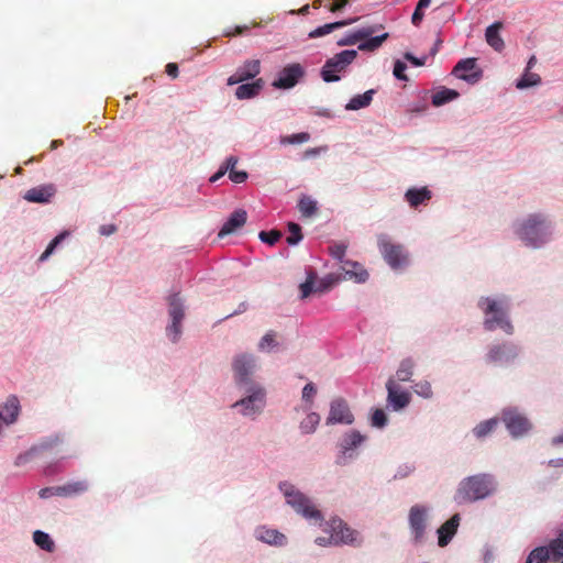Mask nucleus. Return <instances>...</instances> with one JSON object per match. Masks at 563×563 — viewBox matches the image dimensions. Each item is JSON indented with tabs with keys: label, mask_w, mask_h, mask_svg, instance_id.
Returning a JSON list of instances; mask_svg holds the SVG:
<instances>
[{
	"label": "nucleus",
	"mask_w": 563,
	"mask_h": 563,
	"mask_svg": "<svg viewBox=\"0 0 563 563\" xmlns=\"http://www.w3.org/2000/svg\"><path fill=\"white\" fill-rule=\"evenodd\" d=\"M63 487L67 488V496H75L85 493L88 489V484L85 481L73 482L68 485H64Z\"/></svg>",
	"instance_id": "de8ad7c7"
},
{
	"label": "nucleus",
	"mask_w": 563,
	"mask_h": 563,
	"mask_svg": "<svg viewBox=\"0 0 563 563\" xmlns=\"http://www.w3.org/2000/svg\"><path fill=\"white\" fill-rule=\"evenodd\" d=\"M67 495V488L66 487H46L38 492V496L42 499L49 498L52 496H66Z\"/></svg>",
	"instance_id": "09e8293b"
},
{
	"label": "nucleus",
	"mask_w": 563,
	"mask_h": 563,
	"mask_svg": "<svg viewBox=\"0 0 563 563\" xmlns=\"http://www.w3.org/2000/svg\"><path fill=\"white\" fill-rule=\"evenodd\" d=\"M238 164V158L235 156H230L227 158L224 166L222 167L227 173L230 170H234Z\"/></svg>",
	"instance_id": "052dcab7"
},
{
	"label": "nucleus",
	"mask_w": 563,
	"mask_h": 563,
	"mask_svg": "<svg viewBox=\"0 0 563 563\" xmlns=\"http://www.w3.org/2000/svg\"><path fill=\"white\" fill-rule=\"evenodd\" d=\"M518 236L526 245L539 247L548 241L550 225L541 214H532L517 229Z\"/></svg>",
	"instance_id": "20e7f679"
},
{
	"label": "nucleus",
	"mask_w": 563,
	"mask_h": 563,
	"mask_svg": "<svg viewBox=\"0 0 563 563\" xmlns=\"http://www.w3.org/2000/svg\"><path fill=\"white\" fill-rule=\"evenodd\" d=\"M562 561L563 563V533L553 540L549 547H538L533 549L526 563H548V561Z\"/></svg>",
	"instance_id": "6e6552de"
},
{
	"label": "nucleus",
	"mask_w": 563,
	"mask_h": 563,
	"mask_svg": "<svg viewBox=\"0 0 563 563\" xmlns=\"http://www.w3.org/2000/svg\"><path fill=\"white\" fill-rule=\"evenodd\" d=\"M460 522L461 516L459 514H455L438 528L437 534L439 547L444 548L451 542V540L457 532Z\"/></svg>",
	"instance_id": "aec40b11"
},
{
	"label": "nucleus",
	"mask_w": 563,
	"mask_h": 563,
	"mask_svg": "<svg viewBox=\"0 0 563 563\" xmlns=\"http://www.w3.org/2000/svg\"><path fill=\"white\" fill-rule=\"evenodd\" d=\"M374 93H375V90L369 89L362 95L354 96L353 98H351L349 103L345 106V109L346 110H360L362 108L369 106L373 100Z\"/></svg>",
	"instance_id": "7c9ffc66"
},
{
	"label": "nucleus",
	"mask_w": 563,
	"mask_h": 563,
	"mask_svg": "<svg viewBox=\"0 0 563 563\" xmlns=\"http://www.w3.org/2000/svg\"><path fill=\"white\" fill-rule=\"evenodd\" d=\"M407 69V65L401 60H396L394 65L393 74L399 80H407V76L405 70Z\"/></svg>",
	"instance_id": "6e6d98bb"
},
{
	"label": "nucleus",
	"mask_w": 563,
	"mask_h": 563,
	"mask_svg": "<svg viewBox=\"0 0 563 563\" xmlns=\"http://www.w3.org/2000/svg\"><path fill=\"white\" fill-rule=\"evenodd\" d=\"M260 73V59H249L236 68L235 73L228 78L227 84L229 86L238 85L240 82L254 79Z\"/></svg>",
	"instance_id": "f3484780"
},
{
	"label": "nucleus",
	"mask_w": 563,
	"mask_h": 563,
	"mask_svg": "<svg viewBox=\"0 0 563 563\" xmlns=\"http://www.w3.org/2000/svg\"><path fill=\"white\" fill-rule=\"evenodd\" d=\"M431 510V507L428 505L416 504L408 511V526L415 544H421L426 540Z\"/></svg>",
	"instance_id": "39448f33"
},
{
	"label": "nucleus",
	"mask_w": 563,
	"mask_h": 563,
	"mask_svg": "<svg viewBox=\"0 0 563 563\" xmlns=\"http://www.w3.org/2000/svg\"><path fill=\"white\" fill-rule=\"evenodd\" d=\"M387 405L395 411L401 410L410 402V394L401 390L394 378H389L386 383Z\"/></svg>",
	"instance_id": "dca6fc26"
},
{
	"label": "nucleus",
	"mask_w": 563,
	"mask_h": 563,
	"mask_svg": "<svg viewBox=\"0 0 563 563\" xmlns=\"http://www.w3.org/2000/svg\"><path fill=\"white\" fill-rule=\"evenodd\" d=\"M366 440V437L361 434L356 430H351L346 432L343 438L340 441V448L343 453H346L349 451H352L356 448H358L364 441Z\"/></svg>",
	"instance_id": "c85d7f7f"
},
{
	"label": "nucleus",
	"mask_w": 563,
	"mask_h": 563,
	"mask_svg": "<svg viewBox=\"0 0 563 563\" xmlns=\"http://www.w3.org/2000/svg\"><path fill=\"white\" fill-rule=\"evenodd\" d=\"M33 542L42 550L46 552H53L55 550V542L51 536L42 530H35L33 532Z\"/></svg>",
	"instance_id": "2f4dec72"
},
{
	"label": "nucleus",
	"mask_w": 563,
	"mask_h": 563,
	"mask_svg": "<svg viewBox=\"0 0 563 563\" xmlns=\"http://www.w3.org/2000/svg\"><path fill=\"white\" fill-rule=\"evenodd\" d=\"M229 178L235 184L244 183L247 179V173L244 170H230Z\"/></svg>",
	"instance_id": "4d7b16f0"
},
{
	"label": "nucleus",
	"mask_w": 563,
	"mask_h": 563,
	"mask_svg": "<svg viewBox=\"0 0 563 563\" xmlns=\"http://www.w3.org/2000/svg\"><path fill=\"white\" fill-rule=\"evenodd\" d=\"M166 74L172 78H177L178 76V65L176 63H168L166 65Z\"/></svg>",
	"instance_id": "680f3d73"
},
{
	"label": "nucleus",
	"mask_w": 563,
	"mask_h": 563,
	"mask_svg": "<svg viewBox=\"0 0 563 563\" xmlns=\"http://www.w3.org/2000/svg\"><path fill=\"white\" fill-rule=\"evenodd\" d=\"M371 423L376 428H384L387 423V415L383 409H375L373 411Z\"/></svg>",
	"instance_id": "864d4df0"
},
{
	"label": "nucleus",
	"mask_w": 563,
	"mask_h": 563,
	"mask_svg": "<svg viewBox=\"0 0 563 563\" xmlns=\"http://www.w3.org/2000/svg\"><path fill=\"white\" fill-rule=\"evenodd\" d=\"M431 198L432 192L427 187L409 188L405 194V200L412 208L426 205Z\"/></svg>",
	"instance_id": "a878e982"
},
{
	"label": "nucleus",
	"mask_w": 563,
	"mask_h": 563,
	"mask_svg": "<svg viewBox=\"0 0 563 563\" xmlns=\"http://www.w3.org/2000/svg\"><path fill=\"white\" fill-rule=\"evenodd\" d=\"M389 37L388 33H384L382 35L373 36L371 35L367 38H364L363 42L358 45V49L363 52H373L382 46V44Z\"/></svg>",
	"instance_id": "f704fd0d"
},
{
	"label": "nucleus",
	"mask_w": 563,
	"mask_h": 563,
	"mask_svg": "<svg viewBox=\"0 0 563 563\" xmlns=\"http://www.w3.org/2000/svg\"><path fill=\"white\" fill-rule=\"evenodd\" d=\"M452 74L470 84H475L482 78V70L477 67L476 58L460 60L454 66Z\"/></svg>",
	"instance_id": "ddd939ff"
},
{
	"label": "nucleus",
	"mask_w": 563,
	"mask_h": 563,
	"mask_svg": "<svg viewBox=\"0 0 563 563\" xmlns=\"http://www.w3.org/2000/svg\"><path fill=\"white\" fill-rule=\"evenodd\" d=\"M537 63V58L534 55H532L529 60H528V64H527V68L528 70H530Z\"/></svg>",
	"instance_id": "774afa93"
},
{
	"label": "nucleus",
	"mask_w": 563,
	"mask_h": 563,
	"mask_svg": "<svg viewBox=\"0 0 563 563\" xmlns=\"http://www.w3.org/2000/svg\"><path fill=\"white\" fill-rule=\"evenodd\" d=\"M227 172L221 167L219 172H217L213 176H211L210 181L214 183L220 179Z\"/></svg>",
	"instance_id": "338daca9"
},
{
	"label": "nucleus",
	"mask_w": 563,
	"mask_h": 563,
	"mask_svg": "<svg viewBox=\"0 0 563 563\" xmlns=\"http://www.w3.org/2000/svg\"><path fill=\"white\" fill-rule=\"evenodd\" d=\"M413 391L423 398H431L433 395L431 384L428 380H420L416 383Z\"/></svg>",
	"instance_id": "49530a36"
},
{
	"label": "nucleus",
	"mask_w": 563,
	"mask_h": 563,
	"mask_svg": "<svg viewBox=\"0 0 563 563\" xmlns=\"http://www.w3.org/2000/svg\"><path fill=\"white\" fill-rule=\"evenodd\" d=\"M56 187L53 184H45L29 189L23 198L29 202L47 203L56 194Z\"/></svg>",
	"instance_id": "412c9836"
},
{
	"label": "nucleus",
	"mask_w": 563,
	"mask_h": 563,
	"mask_svg": "<svg viewBox=\"0 0 563 563\" xmlns=\"http://www.w3.org/2000/svg\"><path fill=\"white\" fill-rule=\"evenodd\" d=\"M518 356V349L514 344L494 345L487 354L490 363H509Z\"/></svg>",
	"instance_id": "6ab92c4d"
},
{
	"label": "nucleus",
	"mask_w": 563,
	"mask_h": 563,
	"mask_svg": "<svg viewBox=\"0 0 563 563\" xmlns=\"http://www.w3.org/2000/svg\"><path fill=\"white\" fill-rule=\"evenodd\" d=\"M285 503L310 526L321 528L325 536L314 539V544L321 548L339 545L358 547L362 544L361 533L349 527L341 518L324 519L322 511L307 495L288 482L279 484Z\"/></svg>",
	"instance_id": "f257e3e1"
},
{
	"label": "nucleus",
	"mask_w": 563,
	"mask_h": 563,
	"mask_svg": "<svg viewBox=\"0 0 563 563\" xmlns=\"http://www.w3.org/2000/svg\"><path fill=\"white\" fill-rule=\"evenodd\" d=\"M317 393V388L313 383H308L302 389V399L306 401H311L313 396Z\"/></svg>",
	"instance_id": "13d9d810"
},
{
	"label": "nucleus",
	"mask_w": 563,
	"mask_h": 563,
	"mask_svg": "<svg viewBox=\"0 0 563 563\" xmlns=\"http://www.w3.org/2000/svg\"><path fill=\"white\" fill-rule=\"evenodd\" d=\"M415 362L411 358H405L401 361L396 377L399 382H409L413 374Z\"/></svg>",
	"instance_id": "4c0bfd02"
},
{
	"label": "nucleus",
	"mask_w": 563,
	"mask_h": 563,
	"mask_svg": "<svg viewBox=\"0 0 563 563\" xmlns=\"http://www.w3.org/2000/svg\"><path fill=\"white\" fill-rule=\"evenodd\" d=\"M260 239L269 244V245H274L276 242H278L282 238V232L278 231V230H272V231H261L260 232Z\"/></svg>",
	"instance_id": "603ef678"
},
{
	"label": "nucleus",
	"mask_w": 563,
	"mask_h": 563,
	"mask_svg": "<svg viewBox=\"0 0 563 563\" xmlns=\"http://www.w3.org/2000/svg\"><path fill=\"white\" fill-rule=\"evenodd\" d=\"M113 232H115V227L113 224H110V225H102L100 228V233L103 234V235H110L112 234Z\"/></svg>",
	"instance_id": "69168bd1"
},
{
	"label": "nucleus",
	"mask_w": 563,
	"mask_h": 563,
	"mask_svg": "<svg viewBox=\"0 0 563 563\" xmlns=\"http://www.w3.org/2000/svg\"><path fill=\"white\" fill-rule=\"evenodd\" d=\"M357 52L345 49L328 59L321 69V77L325 82L340 80L338 73H342L356 58Z\"/></svg>",
	"instance_id": "423d86ee"
},
{
	"label": "nucleus",
	"mask_w": 563,
	"mask_h": 563,
	"mask_svg": "<svg viewBox=\"0 0 563 563\" xmlns=\"http://www.w3.org/2000/svg\"><path fill=\"white\" fill-rule=\"evenodd\" d=\"M354 421V417L349 409L346 401L342 398L334 399L330 406L329 417L327 423H344L351 424Z\"/></svg>",
	"instance_id": "a211bd4d"
},
{
	"label": "nucleus",
	"mask_w": 563,
	"mask_h": 563,
	"mask_svg": "<svg viewBox=\"0 0 563 563\" xmlns=\"http://www.w3.org/2000/svg\"><path fill=\"white\" fill-rule=\"evenodd\" d=\"M59 445V439L56 438H49L42 440L36 445L32 448V452L36 454H53L57 453L55 450Z\"/></svg>",
	"instance_id": "72a5a7b5"
},
{
	"label": "nucleus",
	"mask_w": 563,
	"mask_h": 563,
	"mask_svg": "<svg viewBox=\"0 0 563 563\" xmlns=\"http://www.w3.org/2000/svg\"><path fill=\"white\" fill-rule=\"evenodd\" d=\"M541 82V77L536 74L531 73L530 70L526 69L522 77L517 81L516 87L518 89H526L529 87L537 86Z\"/></svg>",
	"instance_id": "ea45409f"
},
{
	"label": "nucleus",
	"mask_w": 563,
	"mask_h": 563,
	"mask_svg": "<svg viewBox=\"0 0 563 563\" xmlns=\"http://www.w3.org/2000/svg\"><path fill=\"white\" fill-rule=\"evenodd\" d=\"M247 30V26H236L233 31H227L224 33L225 36H235V35H241L244 33V31Z\"/></svg>",
	"instance_id": "e2e57ef3"
},
{
	"label": "nucleus",
	"mask_w": 563,
	"mask_h": 563,
	"mask_svg": "<svg viewBox=\"0 0 563 563\" xmlns=\"http://www.w3.org/2000/svg\"><path fill=\"white\" fill-rule=\"evenodd\" d=\"M310 135L307 132H300L292 135L282 137L283 144H299L309 141Z\"/></svg>",
	"instance_id": "3c124183"
},
{
	"label": "nucleus",
	"mask_w": 563,
	"mask_h": 563,
	"mask_svg": "<svg viewBox=\"0 0 563 563\" xmlns=\"http://www.w3.org/2000/svg\"><path fill=\"white\" fill-rule=\"evenodd\" d=\"M350 3V0H336L329 7V11L338 12L341 11L345 5Z\"/></svg>",
	"instance_id": "bf43d9fd"
},
{
	"label": "nucleus",
	"mask_w": 563,
	"mask_h": 563,
	"mask_svg": "<svg viewBox=\"0 0 563 563\" xmlns=\"http://www.w3.org/2000/svg\"><path fill=\"white\" fill-rule=\"evenodd\" d=\"M240 84L241 85L235 90V97L243 100L256 97L263 89L265 81L262 78H257L253 82Z\"/></svg>",
	"instance_id": "bb28decb"
},
{
	"label": "nucleus",
	"mask_w": 563,
	"mask_h": 563,
	"mask_svg": "<svg viewBox=\"0 0 563 563\" xmlns=\"http://www.w3.org/2000/svg\"><path fill=\"white\" fill-rule=\"evenodd\" d=\"M379 249L385 261L393 267L398 268L406 264L407 255L404 253L401 245L393 244L386 239L379 240Z\"/></svg>",
	"instance_id": "4468645a"
},
{
	"label": "nucleus",
	"mask_w": 563,
	"mask_h": 563,
	"mask_svg": "<svg viewBox=\"0 0 563 563\" xmlns=\"http://www.w3.org/2000/svg\"><path fill=\"white\" fill-rule=\"evenodd\" d=\"M501 421L514 438L526 435L531 429V421L517 408L509 407L501 411Z\"/></svg>",
	"instance_id": "0eeeda50"
},
{
	"label": "nucleus",
	"mask_w": 563,
	"mask_h": 563,
	"mask_svg": "<svg viewBox=\"0 0 563 563\" xmlns=\"http://www.w3.org/2000/svg\"><path fill=\"white\" fill-rule=\"evenodd\" d=\"M389 467L395 470V473L391 475L393 479H402L416 470L415 464L410 461H402L397 465H390Z\"/></svg>",
	"instance_id": "e433bc0d"
},
{
	"label": "nucleus",
	"mask_w": 563,
	"mask_h": 563,
	"mask_svg": "<svg viewBox=\"0 0 563 563\" xmlns=\"http://www.w3.org/2000/svg\"><path fill=\"white\" fill-rule=\"evenodd\" d=\"M459 97V92L453 89L443 88L432 96V104L435 107H440L445 104L449 101H452Z\"/></svg>",
	"instance_id": "c9c22d12"
},
{
	"label": "nucleus",
	"mask_w": 563,
	"mask_h": 563,
	"mask_svg": "<svg viewBox=\"0 0 563 563\" xmlns=\"http://www.w3.org/2000/svg\"><path fill=\"white\" fill-rule=\"evenodd\" d=\"M405 58L409 62H411L413 65L416 66H422L424 64V60L423 59H419L417 57H415L412 54L410 53H406L405 54Z\"/></svg>",
	"instance_id": "0e129e2a"
},
{
	"label": "nucleus",
	"mask_w": 563,
	"mask_h": 563,
	"mask_svg": "<svg viewBox=\"0 0 563 563\" xmlns=\"http://www.w3.org/2000/svg\"><path fill=\"white\" fill-rule=\"evenodd\" d=\"M303 76L305 69L299 63L289 64L278 73L277 78L273 81V87L276 89L294 88Z\"/></svg>",
	"instance_id": "9b49d317"
},
{
	"label": "nucleus",
	"mask_w": 563,
	"mask_h": 563,
	"mask_svg": "<svg viewBox=\"0 0 563 563\" xmlns=\"http://www.w3.org/2000/svg\"><path fill=\"white\" fill-rule=\"evenodd\" d=\"M299 212L303 217H312L317 213V202L308 196H303L298 202Z\"/></svg>",
	"instance_id": "58836bf2"
},
{
	"label": "nucleus",
	"mask_w": 563,
	"mask_h": 563,
	"mask_svg": "<svg viewBox=\"0 0 563 563\" xmlns=\"http://www.w3.org/2000/svg\"><path fill=\"white\" fill-rule=\"evenodd\" d=\"M288 231H289V235L287 236L286 241L289 245H296L297 243H299L302 240L301 228L299 224L289 222Z\"/></svg>",
	"instance_id": "37998d69"
},
{
	"label": "nucleus",
	"mask_w": 563,
	"mask_h": 563,
	"mask_svg": "<svg viewBox=\"0 0 563 563\" xmlns=\"http://www.w3.org/2000/svg\"><path fill=\"white\" fill-rule=\"evenodd\" d=\"M355 21H356V19H349V20L338 21V22H333V23H328V24H324L322 26H319V27L312 30L308 34V36H309V38L321 37V36L330 34L334 30H338V29H341L349 24H352Z\"/></svg>",
	"instance_id": "c756f323"
},
{
	"label": "nucleus",
	"mask_w": 563,
	"mask_h": 563,
	"mask_svg": "<svg viewBox=\"0 0 563 563\" xmlns=\"http://www.w3.org/2000/svg\"><path fill=\"white\" fill-rule=\"evenodd\" d=\"M276 333L274 331H268L260 341L258 349L266 350L267 347L276 346Z\"/></svg>",
	"instance_id": "5fc2aeb1"
},
{
	"label": "nucleus",
	"mask_w": 563,
	"mask_h": 563,
	"mask_svg": "<svg viewBox=\"0 0 563 563\" xmlns=\"http://www.w3.org/2000/svg\"><path fill=\"white\" fill-rule=\"evenodd\" d=\"M328 289V286L320 285L314 288V283L311 278H308L300 285L301 298H307L311 292H323Z\"/></svg>",
	"instance_id": "79ce46f5"
},
{
	"label": "nucleus",
	"mask_w": 563,
	"mask_h": 563,
	"mask_svg": "<svg viewBox=\"0 0 563 563\" xmlns=\"http://www.w3.org/2000/svg\"><path fill=\"white\" fill-rule=\"evenodd\" d=\"M498 423L499 420L497 418L482 421L473 429V433L477 439H483L490 434L497 428Z\"/></svg>",
	"instance_id": "473e14b6"
},
{
	"label": "nucleus",
	"mask_w": 563,
	"mask_h": 563,
	"mask_svg": "<svg viewBox=\"0 0 563 563\" xmlns=\"http://www.w3.org/2000/svg\"><path fill=\"white\" fill-rule=\"evenodd\" d=\"M168 307L172 323L167 327V335L176 342L180 336L181 321L185 318L184 302L178 292L168 297Z\"/></svg>",
	"instance_id": "1a4fd4ad"
},
{
	"label": "nucleus",
	"mask_w": 563,
	"mask_h": 563,
	"mask_svg": "<svg viewBox=\"0 0 563 563\" xmlns=\"http://www.w3.org/2000/svg\"><path fill=\"white\" fill-rule=\"evenodd\" d=\"M497 488L494 476L477 474L462 479L454 495L459 505L471 504L492 496Z\"/></svg>",
	"instance_id": "f03ea898"
},
{
	"label": "nucleus",
	"mask_w": 563,
	"mask_h": 563,
	"mask_svg": "<svg viewBox=\"0 0 563 563\" xmlns=\"http://www.w3.org/2000/svg\"><path fill=\"white\" fill-rule=\"evenodd\" d=\"M431 4V0H419L416 10L411 16L413 25L418 26L423 20V9H427Z\"/></svg>",
	"instance_id": "a18cd8bd"
},
{
	"label": "nucleus",
	"mask_w": 563,
	"mask_h": 563,
	"mask_svg": "<svg viewBox=\"0 0 563 563\" xmlns=\"http://www.w3.org/2000/svg\"><path fill=\"white\" fill-rule=\"evenodd\" d=\"M20 415V402L15 396H10L0 408V420L5 424H12Z\"/></svg>",
	"instance_id": "5701e85b"
},
{
	"label": "nucleus",
	"mask_w": 563,
	"mask_h": 563,
	"mask_svg": "<svg viewBox=\"0 0 563 563\" xmlns=\"http://www.w3.org/2000/svg\"><path fill=\"white\" fill-rule=\"evenodd\" d=\"M319 422H320V416L316 412H310L301 421L300 429L302 430L303 433H311L316 430Z\"/></svg>",
	"instance_id": "a19ab883"
},
{
	"label": "nucleus",
	"mask_w": 563,
	"mask_h": 563,
	"mask_svg": "<svg viewBox=\"0 0 563 563\" xmlns=\"http://www.w3.org/2000/svg\"><path fill=\"white\" fill-rule=\"evenodd\" d=\"M503 26V23L498 21L489 25L485 32L487 44L497 52H501L505 47V42L499 34Z\"/></svg>",
	"instance_id": "cd10ccee"
},
{
	"label": "nucleus",
	"mask_w": 563,
	"mask_h": 563,
	"mask_svg": "<svg viewBox=\"0 0 563 563\" xmlns=\"http://www.w3.org/2000/svg\"><path fill=\"white\" fill-rule=\"evenodd\" d=\"M478 307L486 316L484 320V328L487 331H493L496 328H500L507 334L512 333L514 327L507 318L508 305L505 300H496L489 297H482L478 300Z\"/></svg>",
	"instance_id": "7ed1b4c3"
},
{
	"label": "nucleus",
	"mask_w": 563,
	"mask_h": 563,
	"mask_svg": "<svg viewBox=\"0 0 563 563\" xmlns=\"http://www.w3.org/2000/svg\"><path fill=\"white\" fill-rule=\"evenodd\" d=\"M253 537L257 542L272 548H286L289 544V538L284 532L267 525L256 526Z\"/></svg>",
	"instance_id": "9d476101"
},
{
	"label": "nucleus",
	"mask_w": 563,
	"mask_h": 563,
	"mask_svg": "<svg viewBox=\"0 0 563 563\" xmlns=\"http://www.w3.org/2000/svg\"><path fill=\"white\" fill-rule=\"evenodd\" d=\"M264 404L265 394L262 388H256L249 396L236 401L233 407H240L244 416H254L262 410Z\"/></svg>",
	"instance_id": "2eb2a0df"
},
{
	"label": "nucleus",
	"mask_w": 563,
	"mask_h": 563,
	"mask_svg": "<svg viewBox=\"0 0 563 563\" xmlns=\"http://www.w3.org/2000/svg\"><path fill=\"white\" fill-rule=\"evenodd\" d=\"M341 269L344 272L345 277L354 279L357 283H364L368 278V273L363 266L354 261L345 260L341 264Z\"/></svg>",
	"instance_id": "393cba45"
},
{
	"label": "nucleus",
	"mask_w": 563,
	"mask_h": 563,
	"mask_svg": "<svg viewBox=\"0 0 563 563\" xmlns=\"http://www.w3.org/2000/svg\"><path fill=\"white\" fill-rule=\"evenodd\" d=\"M384 26L382 24L379 25H371L366 27L358 29L354 31L353 33H350L345 37L338 41L339 46H345V45H354L360 41H363L364 38L369 37L374 33H376L378 30L383 29Z\"/></svg>",
	"instance_id": "b1692460"
},
{
	"label": "nucleus",
	"mask_w": 563,
	"mask_h": 563,
	"mask_svg": "<svg viewBox=\"0 0 563 563\" xmlns=\"http://www.w3.org/2000/svg\"><path fill=\"white\" fill-rule=\"evenodd\" d=\"M67 236V232H63L60 234H58L57 236H55L51 243L48 244V246L46 247V250L42 253V255L40 256V261H45L48 258V256L54 252L55 247Z\"/></svg>",
	"instance_id": "8fccbe9b"
},
{
	"label": "nucleus",
	"mask_w": 563,
	"mask_h": 563,
	"mask_svg": "<svg viewBox=\"0 0 563 563\" xmlns=\"http://www.w3.org/2000/svg\"><path fill=\"white\" fill-rule=\"evenodd\" d=\"M247 219V213L243 209L235 210L220 229L218 236L223 238L225 235L234 233L236 230L242 228Z\"/></svg>",
	"instance_id": "4be33fe9"
},
{
	"label": "nucleus",
	"mask_w": 563,
	"mask_h": 563,
	"mask_svg": "<svg viewBox=\"0 0 563 563\" xmlns=\"http://www.w3.org/2000/svg\"><path fill=\"white\" fill-rule=\"evenodd\" d=\"M232 366L236 383L247 385L255 368V357L251 354H240L235 356Z\"/></svg>",
	"instance_id": "f8f14e48"
},
{
	"label": "nucleus",
	"mask_w": 563,
	"mask_h": 563,
	"mask_svg": "<svg viewBox=\"0 0 563 563\" xmlns=\"http://www.w3.org/2000/svg\"><path fill=\"white\" fill-rule=\"evenodd\" d=\"M347 245L345 243H333L329 246L330 255L342 264L345 258Z\"/></svg>",
	"instance_id": "c03bdc74"
}]
</instances>
